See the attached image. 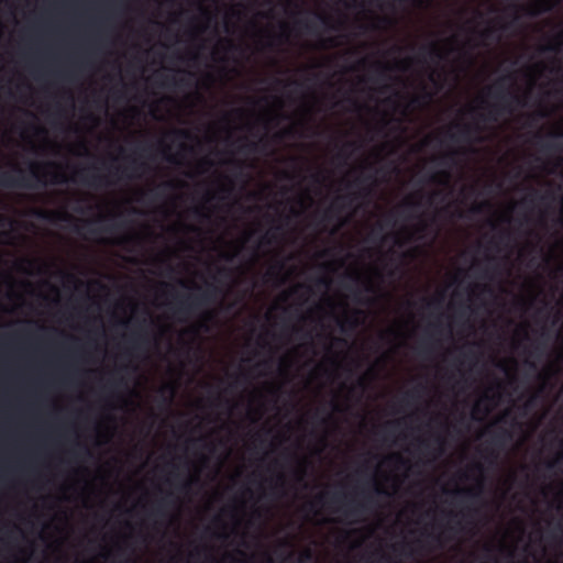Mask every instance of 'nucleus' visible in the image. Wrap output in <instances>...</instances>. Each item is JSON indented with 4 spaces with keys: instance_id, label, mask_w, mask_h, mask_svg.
<instances>
[{
    "instance_id": "nucleus-1",
    "label": "nucleus",
    "mask_w": 563,
    "mask_h": 563,
    "mask_svg": "<svg viewBox=\"0 0 563 563\" xmlns=\"http://www.w3.org/2000/svg\"><path fill=\"white\" fill-rule=\"evenodd\" d=\"M416 321H415V555L416 563H422V288L416 289Z\"/></svg>"
},
{
    "instance_id": "nucleus-2",
    "label": "nucleus",
    "mask_w": 563,
    "mask_h": 563,
    "mask_svg": "<svg viewBox=\"0 0 563 563\" xmlns=\"http://www.w3.org/2000/svg\"><path fill=\"white\" fill-rule=\"evenodd\" d=\"M383 464L390 468V472L384 475L385 484L372 476L366 483L355 486L351 497L341 493L332 494L331 501L343 506L341 510L346 518L356 519L367 511L371 512L383 499H388L397 493L401 481L396 472L407 468L408 462L401 453L391 452L384 456Z\"/></svg>"
},
{
    "instance_id": "nucleus-3",
    "label": "nucleus",
    "mask_w": 563,
    "mask_h": 563,
    "mask_svg": "<svg viewBox=\"0 0 563 563\" xmlns=\"http://www.w3.org/2000/svg\"><path fill=\"white\" fill-rule=\"evenodd\" d=\"M431 0H424V150L429 144V134L427 133L429 129V107L431 101V93L428 91V81L431 80V69L427 62V55L430 51L429 45V18L428 12L430 9ZM427 165V155L424 154V166ZM430 177L424 172V187L429 184ZM431 197L430 194L424 189V211L430 206ZM428 229V219L427 212H424V309L428 306V292H429V261H430V241L427 234Z\"/></svg>"
},
{
    "instance_id": "nucleus-4",
    "label": "nucleus",
    "mask_w": 563,
    "mask_h": 563,
    "mask_svg": "<svg viewBox=\"0 0 563 563\" xmlns=\"http://www.w3.org/2000/svg\"><path fill=\"white\" fill-rule=\"evenodd\" d=\"M514 80V76L509 74L498 78L487 89V95L494 98L496 102L487 104V113L477 115L479 121L497 122L500 117L514 113L517 107L526 106L523 99L511 89Z\"/></svg>"
},
{
    "instance_id": "nucleus-5",
    "label": "nucleus",
    "mask_w": 563,
    "mask_h": 563,
    "mask_svg": "<svg viewBox=\"0 0 563 563\" xmlns=\"http://www.w3.org/2000/svg\"><path fill=\"white\" fill-rule=\"evenodd\" d=\"M47 167H57V164L54 162L47 163H31L29 175L26 176L18 166H13V172L16 173V176L9 172H3L0 169V186L5 188H23V189H34L37 187L46 186V173L43 169Z\"/></svg>"
},
{
    "instance_id": "nucleus-6",
    "label": "nucleus",
    "mask_w": 563,
    "mask_h": 563,
    "mask_svg": "<svg viewBox=\"0 0 563 563\" xmlns=\"http://www.w3.org/2000/svg\"><path fill=\"white\" fill-rule=\"evenodd\" d=\"M219 294L220 289L217 286L209 285L199 294H189L186 296L177 295V303L174 307V313L176 316L189 317L201 308L212 303Z\"/></svg>"
},
{
    "instance_id": "nucleus-7",
    "label": "nucleus",
    "mask_w": 563,
    "mask_h": 563,
    "mask_svg": "<svg viewBox=\"0 0 563 563\" xmlns=\"http://www.w3.org/2000/svg\"><path fill=\"white\" fill-rule=\"evenodd\" d=\"M415 211H416V223H415V234H416V245L415 253L417 257L422 256V244L420 240L422 239V158L418 157L416 163V173H415Z\"/></svg>"
},
{
    "instance_id": "nucleus-8",
    "label": "nucleus",
    "mask_w": 563,
    "mask_h": 563,
    "mask_svg": "<svg viewBox=\"0 0 563 563\" xmlns=\"http://www.w3.org/2000/svg\"><path fill=\"white\" fill-rule=\"evenodd\" d=\"M481 132L482 129L478 124L454 122L446 130L445 139L452 145L470 144Z\"/></svg>"
},
{
    "instance_id": "nucleus-9",
    "label": "nucleus",
    "mask_w": 563,
    "mask_h": 563,
    "mask_svg": "<svg viewBox=\"0 0 563 563\" xmlns=\"http://www.w3.org/2000/svg\"><path fill=\"white\" fill-rule=\"evenodd\" d=\"M422 33L420 26L417 27V40L415 46V65H416V92L413 104L417 111H422Z\"/></svg>"
},
{
    "instance_id": "nucleus-10",
    "label": "nucleus",
    "mask_w": 563,
    "mask_h": 563,
    "mask_svg": "<svg viewBox=\"0 0 563 563\" xmlns=\"http://www.w3.org/2000/svg\"><path fill=\"white\" fill-rule=\"evenodd\" d=\"M430 360H424V435L427 434V427H428V422H427V416H428V407H429V387H428V373H427V367H428V362ZM427 439L424 438V466L427 465ZM427 479H428V475H427V472L424 471V492L427 490ZM427 505V500L424 499V506ZM429 517V511L424 508V563H429V549H428V544H427V537H428V533H427V528H431L429 522L427 521Z\"/></svg>"
},
{
    "instance_id": "nucleus-11",
    "label": "nucleus",
    "mask_w": 563,
    "mask_h": 563,
    "mask_svg": "<svg viewBox=\"0 0 563 563\" xmlns=\"http://www.w3.org/2000/svg\"><path fill=\"white\" fill-rule=\"evenodd\" d=\"M361 196V194H349L344 196H338L331 205L323 211L321 221L322 222H331L334 220H340L341 213L351 208L354 201Z\"/></svg>"
},
{
    "instance_id": "nucleus-12",
    "label": "nucleus",
    "mask_w": 563,
    "mask_h": 563,
    "mask_svg": "<svg viewBox=\"0 0 563 563\" xmlns=\"http://www.w3.org/2000/svg\"><path fill=\"white\" fill-rule=\"evenodd\" d=\"M512 439V433L508 429H500L495 432L489 441V446L486 448V460L494 464L498 457V452Z\"/></svg>"
},
{
    "instance_id": "nucleus-13",
    "label": "nucleus",
    "mask_w": 563,
    "mask_h": 563,
    "mask_svg": "<svg viewBox=\"0 0 563 563\" xmlns=\"http://www.w3.org/2000/svg\"><path fill=\"white\" fill-rule=\"evenodd\" d=\"M450 310L453 311L450 316H448L449 323L446 325V336L452 338V330L454 325H464L466 323V317L468 314L470 307L464 301L456 303L452 301L449 306Z\"/></svg>"
},
{
    "instance_id": "nucleus-14",
    "label": "nucleus",
    "mask_w": 563,
    "mask_h": 563,
    "mask_svg": "<svg viewBox=\"0 0 563 563\" xmlns=\"http://www.w3.org/2000/svg\"><path fill=\"white\" fill-rule=\"evenodd\" d=\"M462 154L463 153L460 148L452 147L439 157V165L444 168V170H442L440 173V175H441V177L444 178L445 183L449 184V181L451 179L450 170L452 168H454L455 166H457Z\"/></svg>"
},
{
    "instance_id": "nucleus-15",
    "label": "nucleus",
    "mask_w": 563,
    "mask_h": 563,
    "mask_svg": "<svg viewBox=\"0 0 563 563\" xmlns=\"http://www.w3.org/2000/svg\"><path fill=\"white\" fill-rule=\"evenodd\" d=\"M481 486L477 484L473 487H460L456 486L451 490H445V494L450 497L451 503L454 505H461L466 499L476 497L479 494Z\"/></svg>"
},
{
    "instance_id": "nucleus-16",
    "label": "nucleus",
    "mask_w": 563,
    "mask_h": 563,
    "mask_svg": "<svg viewBox=\"0 0 563 563\" xmlns=\"http://www.w3.org/2000/svg\"><path fill=\"white\" fill-rule=\"evenodd\" d=\"M361 310H355L351 313H345L343 318L338 319V325L342 333L349 334L360 325Z\"/></svg>"
},
{
    "instance_id": "nucleus-17",
    "label": "nucleus",
    "mask_w": 563,
    "mask_h": 563,
    "mask_svg": "<svg viewBox=\"0 0 563 563\" xmlns=\"http://www.w3.org/2000/svg\"><path fill=\"white\" fill-rule=\"evenodd\" d=\"M400 428V422L397 420H390L384 423V426L379 429V433L382 434L383 442L388 445H393L396 443V438L398 435Z\"/></svg>"
},
{
    "instance_id": "nucleus-18",
    "label": "nucleus",
    "mask_w": 563,
    "mask_h": 563,
    "mask_svg": "<svg viewBox=\"0 0 563 563\" xmlns=\"http://www.w3.org/2000/svg\"><path fill=\"white\" fill-rule=\"evenodd\" d=\"M405 211L404 206H397L390 209L383 218V221L378 223L379 231H383L385 228H395L398 224L399 219L402 217Z\"/></svg>"
},
{
    "instance_id": "nucleus-19",
    "label": "nucleus",
    "mask_w": 563,
    "mask_h": 563,
    "mask_svg": "<svg viewBox=\"0 0 563 563\" xmlns=\"http://www.w3.org/2000/svg\"><path fill=\"white\" fill-rule=\"evenodd\" d=\"M405 211L404 206H397L390 209L383 218V221L378 223L379 231H383L385 228H395L398 224L399 219L402 217Z\"/></svg>"
},
{
    "instance_id": "nucleus-20",
    "label": "nucleus",
    "mask_w": 563,
    "mask_h": 563,
    "mask_svg": "<svg viewBox=\"0 0 563 563\" xmlns=\"http://www.w3.org/2000/svg\"><path fill=\"white\" fill-rule=\"evenodd\" d=\"M170 496L172 494H168L166 497L159 499L148 515L155 518H166L167 509L172 506H175V500L172 499Z\"/></svg>"
},
{
    "instance_id": "nucleus-21",
    "label": "nucleus",
    "mask_w": 563,
    "mask_h": 563,
    "mask_svg": "<svg viewBox=\"0 0 563 563\" xmlns=\"http://www.w3.org/2000/svg\"><path fill=\"white\" fill-rule=\"evenodd\" d=\"M77 175L80 177V179L84 184L91 186V187L98 188V187L106 186V185L110 184L106 176L98 175V174L89 175L86 173V169L77 172Z\"/></svg>"
},
{
    "instance_id": "nucleus-22",
    "label": "nucleus",
    "mask_w": 563,
    "mask_h": 563,
    "mask_svg": "<svg viewBox=\"0 0 563 563\" xmlns=\"http://www.w3.org/2000/svg\"><path fill=\"white\" fill-rule=\"evenodd\" d=\"M484 467L481 463H472L465 470L456 472L454 478L456 482H466L473 478L474 474H483Z\"/></svg>"
},
{
    "instance_id": "nucleus-23",
    "label": "nucleus",
    "mask_w": 563,
    "mask_h": 563,
    "mask_svg": "<svg viewBox=\"0 0 563 563\" xmlns=\"http://www.w3.org/2000/svg\"><path fill=\"white\" fill-rule=\"evenodd\" d=\"M444 380L453 391L461 388L462 384L466 383L465 374L461 371L446 373Z\"/></svg>"
},
{
    "instance_id": "nucleus-24",
    "label": "nucleus",
    "mask_w": 563,
    "mask_h": 563,
    "mask_svg": "<svg viewBox=\"0 0 563 563\" xmlns=\"http://www.w3.org/2000/svg\"><path fill=\"white\" fill-rule=\"evenodd\" d=\"M553 3L551 0H537L533 5L527 10V14L530 16H538L542 13L551 11Z\"/></svg>"
},
{
    "instance_id": "nucleus-25",
    "label": "nucleus",
    "mask_w": 563,
    "mask_h": 563,
    "mask_svg": "<svg viewBox=\"0 0 563 563\" xmlns=\"http://www.w3.org/2000/svg\"><path fill=\"white\" fill-rule=\"evenodd\" d=\"M563 46V30L559 32L554 38L541 48L542 52L559 53Z\"/></svg>"
},
{
    "instance_id": "nucleus-26",
    "label": "nucleus",
    "mask_w": 563,
    "mask_h": 563,
    "mask_svg": "<svg viewBox=\"0 0 563 563\" xmlns=\"http://www.w3.org/2000/svg\"><path fill=\"white\" fill-rule=\"evenodd\" d=\"M130 342L134 350H141L150 342V339L146 332H137L130 338Z\"/></svg>"
},
{
    "instance_id": "nucleus-27",
    "label": "nucleus",
    "mask_w": 563,
    "mask_h": 563,
    "mask_svg": "<svg viewBox=\"0 0 563 563\" xmlns=\"http://www.w3.org/2000/svg\"><path fill=\"white\" fill-rule=\"evenodd\" d=\"M351 148H356V143L355 142H347L345 143L341 148L340 151L338 152L336 154V158L339 161H341L342 163H345L346 159L350 157V153H349V150Z\"/></svg>"
},
{
    "instance_id": "nucleus-28",
    "label": "nucleus",
    "mask_w": 563,
    "mask_h": 563,
    "mask_svg": "<svg viewBox=\"0 0 563 563\" xmlns=\"http://www.w3.org/2000/svg\"><path fill=\"white\" fill-rule=\"evenodd\" d=\"M350 279L355 284V285H358V284H363L364 286V290L367 291V292H372L373 291V286H372V283L368 280V279H364L362 278V276L357 273L355 274H352L350 275Z\"/></svg>"
},
{
    "instance_id": "nucleus-29",
    "label": "nucleus",
    "mask_w": 563,
    "mask_h": 563,
    "mask_svg": "<svg viewBox=\"0 0 563 563\" xmlns=\"http://www.w3.org/2000/svg\"><path fill=\"white\" fill-rule=\"evenodd\" d=\"M442 528H443L442 534L444 536V538L446 540H451L459 531H461V528H463V527L461 525L453 526V525L448 523V525L443 526Z\"/></svg>"
},
{
    "instance_id": "nucleus-30",
    "label": "nucleus",
    "mask_w": 563,
    "mask_h": 563,
    "mask_svg": "<svg viewBox=\"0 0 563 563\" xmlns=\"http://www.w3.org/2000/svg\"><path fill=\"white\" fill-rule=\"evenodd\" d=\"M146 168V164L145 163H142V162H137L136 159H131V164L129 167L124 168L122 170V175L126 176V177H131V175H129L126 173L128 169H131L132 172H139V170H145Z\"/></svg>"
},
{
    "instance_id": "nucleus-31",
    "label": "nucleus",
    "mask_w": 563,
    "mask_h": 563,
    "mask_svg": "<svg viewBox=\"0 0 563 563\" xmlns=\"http://www.w3.org/2000/svg\"><path fill=\"white\" fill-rule=\"evenodd\" d=\"M260 150H261L260 142H249L246 144H243L240 147V152L245 153V154L257 153V152H260Z\"/></svg>"
},
{
    "instance_id": "nucleus-32",
    "label": "nucleus",
    "mask_w": 563,
    "mask_h": 563,
    "mask_svg": "<svg viewBox=\"0 0 563 563\" xmlns=\"http://www.w3.org/2000/svg\"><path fill=\"white\" fill-rule=\"evenodd\" d=\"M510 241V232L509 231H501L499 233V235L496 238V239H493L490 241V244L495 247V249H498V245L501 244V243H506V242H509Z\"/></svg>"
},
{
    "instance_id": "nucleus-33",
    "label": "nucleus",
    "mask_w": 563,
    "mask_h": 563,
    "mask_svg": "<svg viewBox=\"0 0 563 563\" xmlns=\"http://www.w3.org/2000/svg\"><path fill=\"white\" fill-rule=\"evenodd\" d=\"M169 135H172L176 140H192V134L188 130L184 129H175L173 130Z\"/></svg>"
},
{
    "instance_id": "nucleus-34",
    "label": "nucleus",
    "mask_w": 563,
    "mask_h": 563,
    "mask_svg": "<svg viewBox=\"0 0 563 563\" xmlns=\"http://www.w3.org/2000/svg\"><path fill=\"white\" fill-rule=\"evenodd\" d=\"M481 37L483 40H498L499 34L497 33V30L493 26H488L485 30L481 32Z\"/></svg>"
},
{
    "instance_id": "nucleus-35",
    "label": "nucleus",
    "mask_w": 563,
    "mask_h": 563,
    "mask_svg": "<svg viewBox=\"0 0 563 563\" xmlns=\"http://www.w3.org/2000/svg\"><path fill=\"white\" fill-rule=\"evenodd\" d=\"M296 24L309 33H314L317 31L316 22L311 20H299Z\"/></svg>"
},
{
    "instance_id": "nucleus-36",
    "label": "nucleus",
    "mask_w": 563,
    "mask_h": 563,
    "mask_svg": "<svg viewBox=\"0 0 563 563\" xmlns=\"http://www.w3.org/2000/svg\"><path fill=\"white\" fill-rule=\"evenodd\" d=\"M165 84L167 86H173V87H188L191 85L187 78L176 79L175 77L169 78Z\"/></svg>"
},
{
    "instance_id": "nucleus-37",
    "label": "nucleus",
    "mask_w": 563,
    "mask_h": 563,
    "mask_svg": "<svg viewBox=\"0 0 563 563\" xmlns=\"http://www.w3.org/2000/svg\"><path fill=\"white\" fill-rule=\"evenodd\" d=\"M536 199H538L540 201H545L548 199H553V195L552 194L539 195L538 191L534 190L532 196L530 198L525 199L523 202L525 203H527V202L534 203Z\"/></svg>"
},
{
    "instance_id": "nucleus-38",
    "label": "nucleus",
    "mask_w": 563,
    "mask_h": 563,
    "mask_svg": "<svg viewBox=\"0 0 563 563\" xmlns=\"http://www.w3.org/2000/svg\"><path fill=\"white\" fill-rule=\"evenodd\" d=\"M457 360L459 361H462V360H476L478 354H476L472 349H468V350H463L461 349L459 354H457Z\"/></svg>"
},
{
    "instance_id": "nucleus-39",
    "label": "nucleus",
    "mask_w": 563,
    "mask_h": 563,
    "mask_svg": "<svg viewBox=\"0 0 563 563\" xmlns=\"http://www.w3.org/2000/svg\"><path fill=\"white\" fill-rule=\"evenodd\" d=\"M313 15H314V19H316L317 21H319V22H320L324 27H327V29H333V30H334V29H336L335 26H333V25L331 24V19H330V16H328V15H325V14H320V13H314Z\"/></svg>"
},
{
    "instance_id": "nucleus-40",
    "label": "nucleus",
    "mask_w": 563,
    "mask_h": 563,
    "mask_svg": "<svg viewBox=\"0 0 563 563\" xmlns=\"http://www.w3.org/2000/svg\"><path fill=\"white\" fill-rule=\"evenodd\" d=\"M298 482H302L306 475V462L300 460L298 463V467L295 471Z\"/></svg>"
},
{
    "instance_id": "nucleus-41",
    "label": "nucleus",
    "mask_w": 563,
    "mask_h": 563,
    "mask_svg": "<svg viewBox=\"0 0 563 563\" xmlns=\"http://www.w3.org/2000/svg\"><path fill=\"white\" fill-rule=\"evenodd\" d=\"M422 133V128L421 126H418L417 129V141H416V144H415V150H416V153L417 155L419 156L420 153H422V139L420 137V134Z\"/></svg>"
},
{
    "instance_id": "nucleus-42",
    "label": "nucleus",
    "mask_w": 563,
    "mask_h": 563,
    "mask_svg": "<svg viewBox=\"0 0 563 563\" xmlns=\"http://www.w3.org/2000/svg\"><path fill=\"white\" fill-rule=\"evenodd\" d=\"M312 560V551L310 549L303 550L299 555V563H308Z\"/></svg>"
},
{
    "instance_id": "nucleus-43",
    "label": "nucleus",
    "mask_w": 563,
    "mask_h": 563,
    "mask_svg": "<svg viewBox=\"0 0 563 563\" xmlns=\"http://www.w3.org/2000/svg\"><path fill=\"white\" fill-rule=\"evenodd\" d=\"M454 71L451 67H442L439 73L440 79L445 82L448 81V78L450 75H452Z\"/></svg>"
},
{
    "instance_id": "nucleus-44",
    "label": "nucleus",
    "mask_w": 563,
    "mask_h": 563,
    "mask_svg": "<svg viewBox=\"0 0 563 563\" xmlns=\"http://www.w3.org/2000/svg\"><path fill=\"white\" fill-rule=\"evenodd\" d=\"M285 266V263L283 261H279L276 266L268 269L267 275L269 277L276 276Z\"/></svg>"
},
{
    "instance_id": "nucleus-45",
    "label": "nucleus",
    "mask_w": 563,
    "mask_h": 563,
    "mask_svg": "<svg viewBox=\"0 0 563 563\" xmlns=\"http://www.w3.org/2000/svg\"><path fill=\"white\" fill-rule=\"evenodd\" d=\"M475 289H481L482 291L485 292H492V289L486 285H470L467 291L470 295H474Z\"/></svg>"
},
{
    "instance_id": "nucleus-46",
    "label": "nucleus",
    "mask_w": 563,
    "mask_h": 563,
    "mask_svg": "<svg viewBox=\"0 0 563 563\" xmlns=\"http://www.w3.org/2000/svg\"><path fill=\"white\" fill-rule=\"evenodd\" d=\"M372 178H373V177H372L371 175H369V176H362V177H358V178H356L354 181L349 183V184H347V187H349V188H350V187H353V186H357V187H358V186H361L362 184H364L365 181H367V180H372Z\"/></svg>"
},
{
    "instance_id": "nucleus-47",
    "label": "nucleus",
    "mask_w": 563,
    "mask_h": 563,
    "mask_svg": "<svg viewBox=\"0 0 563 563\" xmlns=\"http://www.w3.org/2000/svg\"><path fill=\"white\" fill-rule=\"evenodd\" d=\"M49 216H52L55 219L62 220V221H70L71 217L66 212H51Z\"/></svg>"
},
{
    "instance_id": "nucleus-48",
    "label": "nucleus",
    "mask_w": 563,
    "mask_h": 563,
    "mask_svg": "<svg viewBox=\"0 0 563 563\" xmlns=\"http://www.w3.org/2000/svg\"><path fill=\"white\" fill-rule=\"evenodd\" d=\"M378 563H398V561L394 556L383 553L378 560Z\"/></svg>"
},
{
    "instance_id": "nucleus-49",
    "label": "nucleus",
    "mask_w": 563,
    "mask_h": 563,
    "mask_svg": "<svg viewBox=\"0 0 563 563\" xmlns=\"http://www.w3.org/2000/svg\"><path fill=\"white\" fill-rule=\"evenodd\" d=\"M387 66L386 65H383V64H378L377 65V75H378V78L380 79H385L387 77Z\"/></svg>"
},
{
    "instance_id": "nucleus-50",
    "label": "nucleus",
    "mask_w": 563,
    "mask_h": 563,
    "mask_svg": "<svg viewBox=\"0 0 563 563\" xmlns=\"http://www.w3.org/2000/svg\"><path fill=\"white\" fill-rule=\"evenodd\" d=\"M191 483H192V479H186L179 484L178 489L183 493H187V492H189V489L191 487Z\"/></svg>"
},
{
    "instance_id": "nucleus-51",
    "label": "nucleus",
    "mask_w": 563,
    "mask_h": 563,
    "mask_svg": "<svg viewBox=\"0 0 563 563\" xmlns=\"http://www.w3.org/2000/svg\"><path fill=\"white\" fill-rule=\"evenodd\" d=\"M51 181L52 184H64L67 179L60 174H54Z\"/></svg>"
},
{
    "instance_id": "nucleus-52",
    "label": "nucleus",
    "mask_w": 563,
    "mask_h": 563,
    "mask_svg": "<svg viewBox=\"0 0 563 563\" xmlns=\"http://www.w3.org/2000/svg\"><path fill=\"white\" fill-rule=\"evenodd\" d=\"M274 238H275V232H272L271 234H268V233H267V234H265V235L262 238L261 242H262L263 244L268 245V244H271V243L273 242V239H274Z\"/></svg>"
},
{
    "instance_id": "nucleus-53",
    "label": "nucleus",
    "mask_w": 563,
    "mask_h": 563,
    "mask_svg": "<svg viewBox=\"0 0 563 563\" xmlns=\"http://www.w3.org/2000/svg\"><path fill=\"white\" fill-rule=\"evenodd\" d=\"M121 385H123V378L112 379V380H110V383H109V386H110L111 388H115V387H119V386H121Z\"/></svg>"
},
{
    "instance_id": "nucleus-54",
    "label": "nucleus",
    "mask_w": 563,
    "mask_h": 563,
    "mask_svg": "<svg viewBox=\"0 0 563 563\" xmlns=\"http://www.w3.org/2000/svg\"><path fill=\"white\" fill-rule=\"evenodd\" d=\"M284 484H285V478H284V475L282 473H279V475L277 476V481L275 483V488L276 487H284Z\"/></svg>"
},
{
    "instance_id": "nucleus-55",
    "label": "nucleus",
    "mask_w": 563,
    "mask_h": 563,
    "mask_svg": "<svg viewBox=\"0 0 563 563\" xmlns=\"http://www.w3.org/2000/svg\"><path fill=\"white\" fill-rule=\"evenodd\" d=\"M275 84L278 86H287V85H299L297 81H284L282 79L276 78Z\"/></svg>"
},
{
    "instance_id": "nucleus-56",
    "label": "nucleus",
    "mask_w": 563,
    "mask_h": 563,
    "mask_svg": "<svg viewBox=\"0 0 563 563\" xmlns=\"http://www.w3.org/2000/svg\"><path fill=\"white\" fill-rule=\"evenodd\" d=\"M534 353H536V354H538V355L543 354V349L541 347V345H540V344H536V345L533 346V352H532V351H529V354H530V355H532V354H534Z\"/></svg>"
},
{
    "instance_id": "nucleus-57",
    "label": "nucleus",
    "mask_w": 563,
    "mask_h": 563,
    "mask_svg": "<svg viewBox=\"0 0 563 563\" xmlns=\"http://www.w3.org/2000/svg\"><path fill=\"white\" fill-rule=\"evenodd\" d=\"M345 287H346L347 289H350V290H353L355 300L360 301V294L362 292V290H361L358 287H356L355 289H353V288H352L351 286H349V285H346Z\"/></svg>"
},
{
    "instance_id": "nucleus-58",
    "label": "nucleus",
    "mask_w": 563,
    "mask_h": 563,
    "mask_svg": "<svg viewBox=\"0 0 563 563\" xmlns=\"http://www.w3.org/2000/svg\"><path fill=\"white\" fill-rule=\"evenodd\" d=\"M488 206H489V205H488V202H484V203H481V205H476V206H474V207L472 208V211H473V212H481V211H482V209H483L484 207H488Z\"/></svg>"
},
{
    "instance_id": "nucleus-59",
    "label": "nucleus",
    "mask_w": 563,
    "mask_h": 563,
    "mask_svg": "<svg viewBox=\"0 0 563 563\" xmlns=\"http://www.w3.org/2000/svg\"><path fill=\"white\" fill-rule=\"evenodd\" d=\"M562 457V455H559L554 461H550L545 464L548 470H552L555 464L559 462V460Z\"/></svg>"
},
{
    "instance_id": "nucleus-60",
    "label": "nucleus",
    "mask_w": 563,
    "mask_h": 563,
    "mask_svg": "<svg viewBox=\"0 0 563 563\" xmlns=\"http://www.w3.org/2000/svg\"><path fill=\"white\" fill-rule=\"evenodd\" d=\"M119 228L118 224H112V225H108V227H104L102 228V232H113L115 231L117 229Z\"/></svg>"
},
{
    "instance_id": "nucleus-61",
    "label": "nucleus",
    "mask_w": 563,
    "mask_h": 563,
    "mask_svg": "<svg viewBox=\"0 0 563 563\" xmlns=\"http://www.w3.org/2000/svg\"><path fill=\"white\" fill-rule=\"evenodd\" d=\"M200 165L201 166H206V167H211L213 165V163L208 159V158H203L201 162H200Z\"/></svg>"
},
{
    "instance_id": "nucleus-62",
    "label": "nucleus",
    "mask_w": 563,
    "mask_h": 563,
    "mask_svg": "<svg viewBox=\"0 0 563 563\" xmlns=\"http://www.w3.org/2000/svg\"><path fill=\"white\" fill-rule=\"evenodd\" d=\"M318 284H319V285H322V286H324V287H328V286H329V279H328V278H325V277L319 278V279H318Z\"/></svg>"
},
{
    "instance_id": "nucleus-63",
    "label": "nucleus",
    "mask_w": 563,
    "mask_h": 563,
    "mask_svg": "<svg viewBox=\"0 0 563 563\" xmlns=\"http://www.w3.org/2000/svg\"><path fill=\"white\" fill-rule=\"evenodd\" d=\"M324 43H325V45H327V46H331V47H332V46H336V42H335V41H334V38H332V37L327 38V40L324 41Z\"/></svg>"
},
{
    "instance_id": "nucleus-64",
    "label": "nucleus",
    "mask_w": 563,
    "mask_h": 563,
    "mask_svg": "<svg viewBox=\"0 0 563 563\" xmlns=\"http://www.w3.org/2000/svg\"><path fill=\"white\" fill-rule=\"evenodd\" d=\"M165 159L169 163H176V157L170 154L165 155Z\"/></svg>"
}]
</instances>
